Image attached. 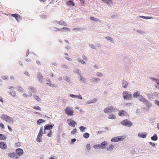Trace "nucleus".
<instances>
[{"label":"nucleus","instance_id":"nucleus-63","mask_svg":"<svg viewBox=\"0 0 159 159\" xmlns=\"http://www.w3.org/2000/svg\"><path fill=\"white\" fill-rule=\"evenodd\" d=\"M40 17L43 19H45L46 18L47 16L44 15H42L40 16Z\"/></svg>","mask_w":159,"mask_h":159},{"label":"nucleus","instance_id":"nucleus-7","mask_svg":"<svg viewBox=\"0 0 159 159\" xmlns=\"http://www.w3.org/2000/svg\"><path fill=\"white\" fill-rule=\"evenodd\" d=\"M65 113L68 116H72L73 113V110L70 108L67 107L65 110Z\"/></svg>","mask_w":159,"mask_h":159},{"label":"nucleus","instance_id":"nucleus-15","mask_svg":"<svg viewBox=\"0 0 159 159\" xmlns=\"http://www.w3.org/2000/svg\"><path fill=\"white\" fill-rule=\"evenodd\" d=\"M99 145L100 148L102 149H104L105 148L107 145V143L106 141H104Z\"/></svg>","mask_w":159,"mask_h":159},{"label":"nucleus","instance_id":"nucleus-19","mask_svg":"<svg viewBox=\"0 0 159 159\" xmlns=\"http://www.w3.org/2000/svg\"><path fill=\"white\" fill-rule=\"evenodd\" d=\"M11 16H12L14 17L17 20L19 21L21 19L20 17V16L18 14H12Z\"/></svg>","mask_w":159,"mask_h":159},{"label":"nucleus","instance_id":"nucleus-64","mask_svg":"<svg viewBox=\"0 0 159 159\" xmlns=\"http://www.w3.org/2000/svg\"><path fill=\"white\" fill-rule=\"evenodd\" d=\"M76 98H77L80 99H82V97L80 95H76Z\"/></svg>","mask_w":159,"mask_h":159},{"label":"nucleus","instance_id":"nucleus-42","mask_svg":"<svg viewBox=\"0 0 159 159\" xmlns=\"http://www.w3.org/2000/svg\"><path fill=\"white\" fill-rule=\"evenodd\" d=\"M96 75L99 77H101L103 76V74L99 72H97L96 73Z\"/></svg>","mask_w":159,"mask_h":159},{"label":"nucleus","instance_id":"nucleus-51","mask_svg":"<svg viewBox=\"0 0 159 159\" xmlns=\"http://www.w3.org/2000/svg\"><path fill=\"white\" fill-rule=\"evenodd\" d=\"M91 100L92 103H93L97 102V99L96 98H94Z\"/></svg>","mask_w":159,"mask_h":159},{"label":"nucleus","instance_id":"nucleus-39","mask_svg":"<svg viewBox=\"0 0 159 159\" xmlns=\"http://www.w3.org/2000/svg\"><path fill=\"white\" fill-rule=\"evenodd\" d=\"M6 137L4 135L2 134H0V140H4L5 139Z\"/></svg>","mask_w":159,"mask_h":159},{"label":"nucleus","instance_id":"nucleus-44","mask_svg":"<svg viewBox=\"0 0 159 159\" xmlns=\"http://www.w3.org/2000/svg\"><path fill=\"white\" fill-rule=\"evenodd\" d=\"M78 61L79 62H80L81 64H86V62L85 61H84L81 58H79L77 59Z\"/></svg>","mask_w":159,"mask_h":159},{"label":"nucleus","instance_id":"nucleus-34","mask_svg":"<svg viewBox=\"0 0 159 159\" xmlns=\"http://www.w3.org/2000/svg\"><path fill=\"white\" fill-rule=\"evenodd\" d=\"M45 121L43 119H40L38 120L37 121V123L38 125H40L41 123L43 122H44Z\"/></svg>","mask_w":159,"mask_h":159},{"label":"nucleus","instance_id":"nucleus-50","mask_svg":"<svg viewBox=\"0 0 159 159\" xmlns=\"http://www.w3.org/2000/svg\"><path fill=\"white\" fill-rule=\"evenodd\" d=\"M9 93L13 97H15L16 95V93L14 91H12L11 92Z\"/></svg>","mask_w":159,"mask_h":159},{"label":"nucleus","instance_id":"nucleus-21","mask_svg":"<svg viewBox=\"0 0 159 159\" xmlns=\"http://www.w3.org/2000/svg\"><path fill=\"white\" fill-rule=\"evenodd\" d=\"M147 133L145 132V134L143 133H139L138 134V136L142 138H145L146 137Z\"/></svg>","mask_w":159,"mask_h":159},{"label":"nucleus","instance_id":"nucleus-9","mask_svg":"<svg viewBox=\"0 0 159 159\" xmlns=\"http://www.w3.org/2000/svg\"><path fill=\"white\" fill-rule=\"evenodd\" d=\"M8 156L12 159H18L19 157L17 155V154L16 152H10L8 153Z\"/></svg>","mask_w":159,"mask_h":159},{"label":"nucleus","instance_id":"nucleus-38","mask_svg":"<svg viewBox=\"0 0 159 159\" xmlns=\"http://www.w3.org/2000/svg\"><path fill=\"white\" fill-rule=\"evenodd\" d=\"M90 19L91 20H93V21H98L99 20L97 18H95L93 17L90 16Z\"/></svg>","mask_w":159,"mask_h":159},{"label":"nucleus","instance_id":"nucleus-41","mask_svg":"<svg viewBox=\"0 0 159 159\" xmlns=\"http://www.w3.org/2000/svg\"><path fill=\"white\" fill-rule=\"evenodd\" d=\"M61 67L62 68L65 70L67 69L68 68V67L66 65L64 64H63L61 65Z\"/></svg>","mask_w":159,"mask_h":159},{"label":"nucleus","instance_id":"nucleus-25","mask_svg":"<svg viewBox=\"0 0 159 159\" xmlns=\"http://www.w3.org/2000/svg\"><path fill=\"white\" fill-rule=\"evenodd\" d=\"M74 72L78 75H80L81 74V72L80 70L77 68H75L74 70Z\"/></svg>","mask_w":159,"mask_h":159},{"label":"nucleus","instance_id":"nucleus-26","mask_svg":"<svg viewBox=\"0 0 159 159\" xmlns=\"http://www.w3.org/2000/svg\"><path fill=\"white\" fill-rule=\"evenodd\" d=\"M62 126L63 124L62 123H61L59 125L58 130V131L59 133H60L61 131L62 130Z\"/></svg>","mask_w":159,"mask_h":159},{"label":"nucleus","instance_id":"nucleus-17","mask_svg":"<svg viewBox=\"0 0 159 159\" xmlns=\"http://www.w3.org/2000/svg\"><path fill=\"white\" fill-rule=\"evenodd\" d=\"M54 126V125L52 124L46 125L44 126V128L45 129V130H50L52 129Z\"/></svg>","mask_w":159,"mask_h":159},{"label":"nucleus","instance_id":"nucleus-52","mask_svg":"<svg viewBox=\"0 0 159 159\" xmlns=\"http://www.w3.org/2000/svg\"><path fill=\"white\" fill-rule=\"evenodd\" d=\"M46 84H47L49 86H50L52 87H56L55 84H52L51 83H46Z\"/></svg>","mask_w":159,"mask_h":159},{"label":"nucleus","instance_id":"nucleus-62","mask_svg":"<svg viewBox=\"0 0 159 159\" xmlns=\"http://www.w3.org/2000/svg\"><path fill=\"white\" fill-rule=\"evenodd\" d=\"M89 46L91 48H93L94 49H96V48L95 46H94V45L93 44H89Z\"/></svg>","mask_w":159,"mask_h":159},{"label":"nucleus","instance_id":"nucleus-13","mask_svg":"<svg viewBox=\"0 0 159 159\" xmlns=\"http://www.w3.org/2000/svg\"><path fill=\"white\" fill-rule=\"evenodd\" d=\"M118 115L120 116H127L128 114L125 111L121 110L119 111Z\"/></svg>","mask_w":159,"mask_h":159},{"label":"nucleus","instance_id":"nucleus-32","mask_svg":"<svg viewBox=\"0 0 159 159\" xmlns=\"http://www.w3.org/2000/svg\"><path fill=\"white\" fill-rule=\"evenodd\" d=\"M28 89H30L31 91L33 93H35L36 92V89L35 88L31 86H29Z\"/></svg>","mask_w":159,"mask_h":159},{"label":"nucleus","instance_id":"nucleus-56","mask_svg":"<svg viewBox=\"0 0 159 159\" xmlns=\"http://www.w3.org/2000/svg\"><path fill=\"white\" fill-rule=\"evenodd\" d=\"M76 131H77L76 129H74L73 130V131L71 132V134L73 135H74V134H76Z\"/></svg>","mask_w":159,"mask_h":159},{"label":"nucleus","instance_id":"nucleus-24","mask_svg":"<svg viewBox=\"0 0 159 159\" xmlns=\"http://www.w3.org/2000/svg\"><path fill=\"white\" fill-rule=\"evenodd\" d=\"M122 85L123 88H126L127 87L128 84L126 80H123L122 82Z\"/></svg>","mask_w":159,"mask_h":159},{"label":"nucleus","instance_id":"nucleus-58","mask_svg":"<svg viewBox=\"0 0 159 159\" xmlns=\"http://www.w3.org/2000/svg\"><path fill=\"white\" fill-rule=\"evenodd\" d=\"M86 147L88 150H89L91 149L90 145V144H87L86 145Z\"/></svg>","mask_w":159,"mask_h":159},{"label":"nucleus","instance_id":"nucleus-28","mask_svg":"<svg viewBox=\"0 0 159 159\" xmlns=\"http://www.w3.org/2000/svg\"><path fill=\"white\" fill-rule=\"evenodd\" d=\"M33 97L34 98L36 99L37 101L40 102L41 101V99L37 95L35 94L33 95Z\"/></svg>","mask_w":159,"mask_h":159},{"label":"nucleus","instance_id":"nucleus-35","mask_svg":"<svg viewBox=\"0 0 159 159\" xmlns=\"http://www.w3.org/2000/svg\"><path fill=\"white\" fill-rule=\"evenodd\" d=\"M89 134L87 133H85L83 134V137L86 139L88 138L89 136Z\"/></svg>","mask_w":159,"mask_h":159},{"label":"nucleus","instance_id":"nucleus-3","mask_svg":"<svg viewBox=\"0 0 159 159\" xmlns=\"http://www.w3.org/2000/svg\"><path fill=\"white\" fill-rule=\"evenodd\" d=\"M122 95L123 97L125 100H131L132 98V94L129 91H124L122 93Z\"/></svg>","mask_w":159,"mask_h":159},{"label":"nucleus","instance_id":"nucleus-47","mask_svg":"<svg viewBox=\"0 0 159 159\" xmlns=\"http://www.w3.org/2000/svg\"><path fill=\"white\" fill-rule=\"evenodd\" d=\"M17 89L20 92H23V89L21 86H18Z\"/></svg>","mask_w":159,"mask_h":159},{"label":"nucleus","instance_id":"nucleus-8","mask_svg":"<svg viewBox=\"0 0 159 159\" xmlns=\"http://www.w3.org/2000/svg\"><path fill=\"white\" fill-rule=\"evenodd\" d=\"M151 79L155 83V87L157 89H159V79L152 77L151 78Z\"/></svg>","mask_w":159,"mask_h":159},{"label":"nucleus","instance_id":"nucleus-61","mask_svg":"<svg viewBox=\"0 0 159 159\" xmlns=\"http://www.w3.org/2000/svg\"><path fill=\"white\" fill-rule=\"evenodd\" d=\"M70 96L72 98H75L76 97V95L71 94H70Z\"/></svg>","mask_w":159,"mask_h":159},{"label":"nucleus","instance_id":"nucleus-20","mask_svg":"<svg viewBox=\"0 0 159 159\" xmlns=\"http://www.w3.org/2000/svg\"><path fill=\"white\" fill-rule=\"evenodd\" d=\"M114 148V146L112 144H110L109 146L107 148V149L109 151H112Z\"/></svg>","mask_w":159,"mask_h":159},{"label":"nucleus","instance_id":"nucleus-14","mask_svg":"<svg viewBox=\"0 0 159 159\" xmlns=\"http://www.w3.org/2000/svg\"><path fill=\"white\" fill-rule=\"evenodd\" d=\"M90 80L93 83H97L100 82L101 79L98 78L92 77L90 79Z\"/></svg>","mask_w":159,"mask_h":159},{"label":"nucleus","instance_id":"nucleus-12","mask_svg":"<svg viewBox=\"0 0 159 159\" xmlns=\"http://www.w3.org/2000/svg\"><path fill=\"white\" fill-rule=\"evenodd\" d=\"M16 153L17 154V155L21 156H22L23 153V151L22 149L21 148H17L16 150Z\"/></svg>","mask_w":159,"mask_h":159},{"label":"nucleus","instance_id":"nucleus-1","mask_svg":"<svg viewBox=\"0 0 159 159\" xmlns=\"http://www.w3.org/2000/svg\"><path fill=\"white\" fill-rule=\"evenodd\" d=\"M135 98H138V100L144 103L146 106L148 107H151L152 106V104L147 99L145 98L143 96L140 95L139 92L137 91L134 93L132 97Z\"/></svg>","mask_w":159,"mask_h":159},{"label":"nucleus","instance_id":"nucleus-36","mask_svg":"<svg viewBox=\"0 0 159 159\" xmlns=\"http://www.w3.org/2000/svg\"><path fill=\"white\" fill-rule=\"evenodd\" d=\"M67 5L69 6H74L75 5L74 2L71 1H69L67 3Z\"/></svg>","mask_w":159,"mask_h":159},{"label":"nucleus","instance_id":"nucleus-11","mask_svg":"<svg viewBox=\"0 0 159 159\" xmlns=\"http://www.w3.org/2000/svg\"><path fill=\"white\" fill-rule=\"evenodd\" d=\"M37 76L38 80L40 83L43 82V79L42 75L40 72H38L37 73Z\"/></svg>","mask_w":159,"mask_h":159},{"label":"nucleus","instance_id":"nucleus-53","mask_svg":"<svg viewBox=\"0 0 159 159\" xmlns=\"http://www.w3.org/2000/svg\"><path fill=\"white\" fill-rule=\"evenodd\" d=\"M154 103L159 107V101L157 100H155L154 101Z\"/></svg>","mask_w":159,"mask_h":159},{"label":"nucleus","instance_id":"nucleus-18","mask_svg":"<svg viewBox=\"0 0 159 159\" xmlns=\"http://www.w3.org/2000/svg\"><path fill=\"white\" fill-rule=\"evenodd\" d=\"M55 22H56L58 24L60 25H63L64 26H67V23L65 22L64 21L62 20H61L59 21H56Z\"/></svg>","mask_w":159,"mask_h":159},{"label":"nucleus","instance_id":"nucleus-10","mask_svg":"<svg viewBox=\"0 0 159 159\" xmlns=\"http://www.w3.org/2000/svg\"><path fill=\"white\" fill-rule=\"evenodd\" d=\"M68 124L72 127H74L75 125H76V123L72 119H69L67 120Z\"/></svg>","mask_w":159,"mask_h":159},{"label":"nucleus","instance_id":"nucleus-31","mask_svg":"<svg viewBox=\"0 0 159 159\" xmlns=\"http://www.w3.org/2000/svg\"><path fill=\"white\" fill-rule=\"evenodd\" d=\"M108 118L110 119H114L116 118V116L113 114H111L109 115Z\"/></svg>","mask_w":159,"mask_h":159},{"label":"nucleus","instance_id":"nucleus-43","mask_svg":"<svg viewBox=\"0 0 159 159\" xmlns=\"http://www.w3.org/2000/svg\"><path fill=\"white\" fill-rule=\"evenodd\" d=\"M104 2L108 5L111 4L112 3V1L111 0H105V1Z\"/></svg>","mask_w":159,"mask_h":159},{"label":"nucleus","instance_id":"nucleus-55","mask_svg":"<svg viewBox=\"0 0 159 159\" xmlns=\"http://www.w3.org/2000/svg\"><path fill=\"white\" fill-rule=\"evenodd\" d=\"M52 131L50 130L49 131L48 133L47 134V136L49 137H51L52 136Z\"/></svg>","mask_w":159,"mask_h":159},{"label":"nucleus","instance_id":"nucleus-46","mask_svg":"<svg viewBox=\"0 0 159 159\" xmlns=\"http://www.w3.org/2000/svg\"><path fill=\"white\" fill-rule=\"evenodd\" d=\"M52 30L54 31H61V29H59L57 27H54L52 29Z\"/></svg>","mask_w":159,"mask_h":159},{"label":"nucleus","instance_id":"nucleus-40","mask_svg":"<svg viewBox=\"0 0 159 159\" xmlns=\"http://www.w3.org/2000/svg\"><path fill=\"white\" fill-rule=\"evenodd\" d=\"M63 29H65V31L70 32V29L67 27H63L62 28H61V31L62 32L63 31Z\"/></svg>","mask_w":159,"mask_h":159},{"label":"nucleus","instance_id":"nucleus-2","mask_svg":"<svg viewBox=\"0 0 159 159\" xmlns=\"http://www.w3.org/2000/svg\"><path fill=\"white\" fill-rule=\"evenodd\" d=\"M118 111L117 109L113 106H108L105 108L103 110V111L106 113L115 112Z\"/></svg>","mask_w":159,"mask_h":159},{"label":"nucleus","instance_id":"nucleus-49","mask_svg":"<svg viewBox=\"0 0 159 159\" xmlns=\"http://www.w3.org/2000/svg\"><path fill=\"white\" fill-rule=\"evenodd\" d=\"M33 108L36 110H39L40 111L41 110V108L38 106H34L33 107Z\"/></svg>","mask_w":159,"mask_h":159},{"label":"nucleus","instance_id":"nucleus-33","mask_svg":"<svg viewBox=\"0 0 159 159\" xmlns=\"http://www.w3.org/2000/svg\"><path fill=\"white\" fill-rule=\"evenodd\" d=\"M79 129L81 132H84L87 128L84 126H81L80 127Z\"/></svg>","mask_w":159,"mask_h":159},{"label":"nucleus","instance_id":"nucleus-57","mask_svg":"<svg viewBox=\"0 0 159 159\" xmlns=\"http://www.w3.org/2000/svg\"><path fill=\"white\" fill-rule=\"evenodd\" d=\"M82 58L85 61H87L88 60L87 57L84 55H82Z\"/></svg>","mask_w":159,"mask_h":159},{"label":"nucleus","instance_id":"nucleus-59","mask_svg":"<svg viewBox=\"0 0 159 159\" xmlns=\"http://www.w3.org/2000/svg\"><path fill=\"white\" fill-rule=\"evenodd\" d=\"M76 140V139L74 138L72 139L71 140V141L70 142V143L72 144H73L75 142Z\"/></svg>","mask_w":159,"mask_h":159},{"label":"nucleus","instance_id":"nucleus-29","mask_svg":"<svg viewBox=\"0 0 159 159\" xmlns=\"http://www.w3.org/2000/svg\"><path fill=\"white\" fill-rule=\"evenodd\" d=\"M158 139V137L157 134H155L154 135L151 137V139L153 141H156Z\"/></svg>","mask_w":159,"mask_h":159},{"label":"nucleus","instance_id":"nucleus-54","mask_svg":"<svg viewBox=\"0 0 159 159\" xmlns=\"http://www.w3.org/2000/svg\"><path fill=\"white\" fill-rule=\"evenodd\" d=\"M146 96H147V98L148 99H150L152 97V95L149 93H146Z\"/></svg>","mask_w":159,"mask_h":159},{"label":"nucleus","instance_id":"nucleus-16","mask_svg":"<svg viewBox=\"0 0 159 159\" xmlns=\"http://www.w3.org/2000/svg\"><path fill=\"white\" fill-rule=\"evenodd\" d=\"M0 148L2 149H6L7 148V145L5 143L1 142H0Z\"/></svg>","mask_w":159,"mask_h":159},{"label":"nucleus","instance_id":"nucleus-60","mask_svg":"<svg viewBox=\"0 0 159 159\" xmlns=\"http://www.w3.org/2000/svg\"><path fill=\"white\" fill-rule=\"evenodd\" d=\"M73 30H82V29L79 28H74Z\"/></svg>","mask_w":159,"mask_h":159},{"label":"nucleus","instance_id":"nucleus-6","mask_svg":"<svg viewBox=\"0 0 159 159\" xmlns=\"http://www.w3.org/2000/svg\"><path fill=\"white\" fill-rule=\"evenodd\" d=\"M124 139V138L123 136H120L111 139V141L112 142H118L122 141Z\"/></svg>","mask_w":159,"mask_h":159},{"label":"nucleus","instance_id":"nucleus-5","mask_svg":"<svg viewBox=\"0 0 159 159\" xmlns=\"http://www.w3.org/2000/svg\"><path fill=\"white\" fill-rule=\"evenodd\" d=\"M120 124L124 126L127 127H130L133 125L132 123L128 119L123 120L121 122Z\"/></svg>","mask_w":159,"mask_h":159},{"label":"nucleus","instance_id":"nucleus-23","mask_svg":"<svg viewBox=\"0 0 159 159\" xmlns=\"http://www.w3.org/2000/svg\"><path fill=\"white\" fill-rule=\"evenodd\" d=\"M43 126H41L40 128L39 131V132L37 136H42L43 134Z\"/></svg>","mask_w":159,"mask_h":159},{"label":"nucleus","instance_id":"nucleus-37","mask_svg":"<svg viewBox=\"0 0 159 159\" xmlns=\"http://www.w3.org/2000/svg\"><path fill=\"white\" fill-rule=\"evenodd\" d=\"M140 17L142 18L143 19H152V17H149V16H139Z\"/></svg>","mask_w":159,"mask_h":159},{"label":"nucleus","instance_id":"nucleus-45","mask_svg":"<svg viewBox=\"0 0 159 159\" xmlns=\"http://www.w3.org/2000/svg\"><path fill=\"white\" fill-rule=\"evenodd\" d=\"M42 136H37L36 140L38 142L40 143L42 141Z\"/></svg>","mask_w":159,"mask_h":159},{"label":"nucleus","instance_id":"nucleus-4","mask_svg":"<svg viewBox=\"0 0 159 159\" xmlns=\"http://www.w3.org/2000/svg\"><path fill=\"white\" fill-rule=\"evenodd\" d=\"M1 118L2 119L8 123H13L14 122V119L10 116L7 115L2 114L1 116Z\"/></svg>","mask_w":159,"mask_h":159},{"label":"nucleus","instance_id":"nucleus-22","mask_svg":"<svg viewBox=\"0 0 159 159\" xmlns=\"http://www.w3.org/2000/svg\"><path fill=\"white\" fill-rule=\"evenodd\" d=\"M78 78L80 79V81L84 83H86V78L82 76L81 75H79L78 76Z\"/></svg>","mask_w":159,"mask_h":159},{"label":"nucleus","instance_id":"nucleus-27","mask_svg":"<svg viewBox=\"0 0 159 159\" xmlns=\"http://www.w3.org/2000/svg\"><path fill=\"white\" fill-rule=\"evenodd\" d=\"M106 39L110 43H112L113 42V39L111 37L107 36L105 37Z\"/></svg>","mask_w":159,"mask_h":159},{"label":"nucleus","instance_id":"nucleus-30","mask_svg":"<svg viewBox=\"0 0 159 159\" xmlns=\"http://www.w3.org/2000/svg\"><path fill=\"white\" fill-rule=\"evenodd\" d=\"M63 78L64 80H65L68 82H70V80L69 78L66 75H64L63 76Z\"/></svg>","mask_w":159,"mask_h":159},{"label":"nucleus","instance_id":"nucleus-48","mask_svg":"<svg viewBox=\"0 0 159 159\" xmlns=\"http://www.w3.org/2000/svg\"><path fill=\"white\" fill-rule=\"evenodd\" d=\"M93 147L94 148L97 149H99L100 148L99 144H95L93 146Z\"/></svg>","mask_w":159,"mask_h":159}]
</instances>
